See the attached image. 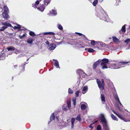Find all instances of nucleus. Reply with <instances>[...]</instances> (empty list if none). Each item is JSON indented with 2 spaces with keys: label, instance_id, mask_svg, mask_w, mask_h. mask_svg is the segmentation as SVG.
Here are the masks:
<instances>
[{
  "label": "nucleus",
  "instance_id": "obj_1",
  "mask_svg": "<svg viewBox=\"0 0 130 130\" xmlns=\"http://www.w3.org/2000/svg\"><path fill=\"white\" fill-rule=\"evenodd\" d=\"M101 121L103 124V128L104 130H109V127L108 125L107 121L103 114L101 115V117L100 118Z\"/></svg>",
  "mask_w": 130,
  "mask_h": 130
},
{
  "label": "nucleus",
  "instance_id": "obj_2",
  "mask_svg": "<svg viewBox=\"0 0 130 130\" xmlns=\"http://www.w3.org/2000/svg\"><path fill=\"white\" fill-rule=\"evenodd\" d=\"M96 82L100 90L102 91L104 90L105 89V85L104 80L103 79H101V81L99 79H97Z\"/></svg>",
  "mask_w": 130,
  "mask_h": 130
},
{
  "label": "nucleus",
  "instance_id": "obj_3",
  "mask_svg": "<svg viewBox=\"0 0 130 130\" xmlns=\"http://www.w3.org/2000/svg\"><path fill=\"white\" fill-rule=\"evenodd\" d=\"M2 25H4V26H2V28L0 29V31H3L7 28L8 27L11 26V25L7 22L3 23H2Z\"/></svg>",
  "mask_w": 130,
  "mask_h": 130
},
{
  "label": "nucleus",
  "instance_id": "obj_4",
  "mask_svg": "<svg viewBox=\"0 0 130 130\" xmlns=\"http://www.w3.org/2000/svg\"><path fill=\"white\" fill-rule=\"evenodd\" d=\"M130 62V61H127V62H122L121 61H120L118 63V64H119V68L123 67L124 66H123V65H125L126 64Z\"/></svg>",
  "mask_w": 130,
  "mask_h": 130
},
{
  "label": "nucleus",
  "instance_id": "obj_5",
  "mask_svg": "<svg viewBox=\"0 0 130 130\" xmlns=\"http://www.w3.org/2000/svg\"><path fill=\"white\" fill-rule=\"evenodd\" d=\"M100 59H99L94 63L93 65V68L94 69H96L98 65L99 64L100 62Z\"/></svg>",
  "mask_w": 130,
  "mask_h": 130
},
{
  "label": "nucleus",
  "instance_id": "obj_6",
  "mask_svg": "<svg viewBox=\"0 0 130 130\" xmlns=\"http://www.w3.org/2000/svg\"><path fill=\"white\" fill-rule=\"evenodd\" d=\"M112 111L114 114L117 115L118 117L121 119L122 120H124V118L123 117V116L121 114L119 113H117L113 110H112Z\"/></svg>",
  "mask_w": 130,
  "mask_h": 130
},
{
  "label": "nucleus",
  "instance_id": "obj_7",
  "mask_svg": "<svg viewBox=\"0 0 130 130\" xmlns=\"http://www.w3.org/2000/svg\"><path fill=\"white\" fill-rule=\"evenodd\" d=\"M100 62L102 61V62L101 63V64L102 66H103V65L105 63H108L109 61V60L106 58H104L102 60H100Z\"/></svg>",
  "mask_w": 130,
  "mask_h": 130
},
{
  "label": "nucleus",
  "instance_id": "obj_8",
  "mask_svg": "<svg viewBox=\"0 0 130 130\" xmlns=\"http://www.w3.org/2000/svg\"><path fill=\"white\" fill-rule=\"evenodd\" d=\"M53 61L54 62V66H55L57 68H60V67L59 66V62L57 60H55L53 59Z\"/></svg>",
  "mask_w": 130,
  "mask_h": 130
},
{
  "label": "nucleus",
  "instance_id": "obj_9",
  "mask_svg": "<svg viewBox=\"0 0 130 130\" xmlns=\"http://www.w3.org/2000/svg\"><path fill=\"white\" fill-rule=\"evenodd\" d=\"M45 6H45V5L44 4H42L40 7L38 8L37 9L43 12L45 9Z\"/></svg>",
  "mask_w": 130,
  "mask_h": 130
},
{
  "label": "nucleus",
  "instance_id": "obj_10",
  "mask_svg": "<svg viewBox=\"0 0 130 130\" xmlns=\"http://www.w3.org/2000/svg\"><path fill=\"white\" fill-rule=\"evenodd\" d=\"M100 97L103 104H105L106 102V101L105 95L103 94H101Z\"/></svg>",
  "mask_w": 130,
  "mask_h": 130
},
{
  "label": "nucleus",
  "instance_id": "obj_11",
  "mask_svg": "<svg viewBox=\"0 0 130 130\" xmlns=\"http://www.w3.org/2000/svg\"><path fill=\"white\" fill-rule=\"evenodd\" d=\"M49 49L50 50H53L56 47V45L54 44H50L49 46Z\"/></svg>",
  "mask_w": 130,
  "mask_h": 130
},
{
  "label": "nucleus",
  "instance_id": "obj_12",
  "mask_svg": "<svg viewBox=\"0 0 130 130\" xmlns=\"http://www.w3.org/2000/svg\"><path fill=\"white\" fill-rule=\"evenodd\" d=\"M111 66L114 69H117L119 68V66L118 64V63H112L111 64Z\"/></svg>",
  "mask_w": 130,
  "mask_h": 130
},
{
  "label": "nucleus",
  "instance_id": "obj_13",
  "mask_svg": "<svg viewBox=\"0 0 130 130\" xmlns=\"http://www.w3.org/2000/svg\"><path fill=\"white\" fill-rule=\"evenodd\" d=\"M2 15L3 18L6 19H7L9 17L8 14V12H4L2 13Z\"/></svg>",
  "mask_w": 130,
  "mask_h": 130
},
{
  "label": "nucleus",
  "instance_id": "obj_14",
  "mask_svg": "<svg viewBox=\"0 0 130 130\" xmlns=\"http://www.w3.org/2000/svg\"><path fill=\"white\" fill-rule=\"evenodd\" d=\"M88 87L87 86H84L83 88L82 92L83 94H85L87 91Z\"/></svg>",
  "mask_w": 130,
  "mask_h": 130
},
{
  "label": "nucleus",
  "instance_id": "obj_15",
  "mask_svg": "<svg viewBox=\"0 0 130 130\" xmlns=\"http://www.w3.org/2000/svg\"><path fill=\"white\" fill-rule=\"evenodd\" d=\"M97 43V45H98L99 46H100L102 47H104L105 46V43L102 42H98Z\"/></svg>",
  "mask_w": 130,
  "mask_h": 130
},
{
  "label": "nucleus",
  "instance_id": "obj_16",
  "mask_svg": "<svg viewBox=\"0 0 130 130\" xmlns=\"http://www.w3.org/2000/svg\"><path fill=\"white\" fill-rule=\"evenodd\" d=\"M126 25L125 24L123 25L122 27L121 30H120L119 32H120L121 31H122L123 32H125L126 30L125 26Z\"/></svg>",
  "mask_w": 130,
  "mask_h": 130
},
{
  "label": "nucleus",
  "instance_id": "obj_17",
  "mask_svg": "<svg viewBox=\"0 0 130 130\" xmlns=\"http://www.w3.org/2000/svg\"><path fill=\"white\" fill-rule=\"evenodd\" d=\"M77 73L79 75H80L83 73H84V72L81 69H79L77 70Z\"/></svg>",
  "mask_w": 130,
  "mask_h": 130
},
{
  "label": "nucleus",
  "instance_id": "obj_18",
  "mask_svg": "<svg viewBox=\"0 0 130 130\" xmlns=\"http://www.w3.org/2000/svg\"><path fill=\"white\" fill-rule=\"evenodd\" d=\"M55 117L54 116V113H52L50 117V120L51 121L54 120L55 119Z\"/></svg>",
  "mask_w": 130,
  "mask_h": 130
},
{
  "label": "nucleus",
  "instance_id": "obj_19",
  "mask_svg": "<svg viewBox=\"0 0 130 130\" xmlns=\"http://www.w3.org/2000/svg\"><path fill=\"white\" fill-rule=\"evenodd\" d=\"M44 35H55V34L53 32H45L43 33Z\"/></svg>",
  "mask_w": 130,
  "mask_h": 130
},
{
  "label": "nucleus",
  "instance_id": "obj_20",
  "mask_svg": "<svg viewBox=\"0 0 130 130\" xmlns=\"http://www.w3.org/2000/svg\"><path fill=\"white\" fill-rule=\"evenodd\" d=\"M50 2V0H44V4L45 6H47Z\"/></svg>",
  "mask_w": 130,
  "mask_h": 130
},
{
  "label": "nucleus",
  "instance_id": "obj_21",
  "mask_svg": "<svg viewBox=\"0 0 130 130\" xmlns=\"http://www.w3.org/2000/svg\"><path fill=\"white\" fill-rule=\"evenodd\" d=\"M4 12H8L9 11L8 8L6 6H4Z\"/></svg>",
  "mask_w": 130,
  "mask_h": 130
},
{
  "label": "nucleus",
  "instance_id": "obj_22",
  "mask_svg": "<svg viewBox=\"0 0 130 130\" xmlns=\"http://www.w3.org/2000/svg\"><path fill=\"white\" fill-rule=\"evenodd\" d=\"M97 41H95L94 40H92L91 41V44L93 46H94L95 45H97Z\"/></svg>",
  "mask_w": 130,
  "mask_h": 130
},
{
  "label": "nucleus",
  "instance_id": "obj_23",
  "mask_svg": "<svg viewBox=\"0 0 130 130\" xmlns=\"http://www.w3.org/2000/svg\"><path fill=\"white\" fill-rule=\"evenodd\" d=\"M33 41L32 38H29L27 39V42L28 44H31Z\"/></svg>",
  "mask_w": 130,
  "mask_h": 130
},
{
  "label": "nucleus",
  "instance_id": "obj_24",
  "mask_svg": "<svg viewBox=\"0 0 130 130\" xmlns=\"http://www.w3.org/2000/svg\"><path fill=\"white\" fill-rule=\"evenodd\" d=\"M76 120L79 121H80L81 120V118L80 117V115L79 114L76 117Z\"/></svg>",
  "mask_w": 130,
  "mask_h": 130
},
{
  "label": "nucleus",
  "instance_id": "obj_25",
  "mask_svg": "<svg viewBox=\"0 0 130 130\" xmlns=\"http://www.w3.org/2000/svg\"><path fill=\"white\" fill-rule=\"evenodd\" d=\"M81 109L82 110H84L86 108V106L85 104H83L81 105Z\"/></svg>",
  "mask_w": 130,
  "mask_h": 130
},
{
  "label": "nucleus",
  "instance_id": "obj_26",
  "mask_svg": "<svg viewBox=\"0 0 130 130\" xmlns=\"http://www.w3.org/2000/svg\"><path fill=\"white\" fill-rule=\"evenodd\" d=\"M111 117L112 119L114 120L118 121V119L112 114H111Z\"/></svg>",
  "mask_w": 130,
  "mask_h": 130
},
{
  "label": "nucleus",
  "instance_id": "obj_27",
  "mask_svg": "<svg viewBox=\"0 0 130 130\" xmlns=\"http://www.w3.org/2000/svg\"><path fill=\"white\" fill-rule=\"evenodd\" d=\"M130 42V39L128 38L126 39L124 41V42L126 44L128 45Z\"/></svg>",
  "mask_w": 130,
  "mask_h": 130
},
{
  "label": "nucleus",
  "instance_id": "obj_28",
  "mask_svg": "<svg viewBox=\"0 0 130 130\" xmlns=\"http://www.w3.org/2000/svg\"><path fill=\"white\" fill-rule=\"evenodd\" d=\"M7 49V50L9 51L15 50L14 47L12 46H11L9 47H8Z\"/></svg>",
  "mask_w": 130,
  "mask_h": 130
},
{
  "label": "nucleus",
  "instance_id": "obj_29",
  "mask_svg": "<svg viewBox=\"0 0 130 130\" xmlns=\"http://www.w3.org/2000/svg\"><path fill=\"white\" fill-rule=\"evenodd\" d=\"M114 97L115 100L118 102H119V99L118 97V96L117 94H116L114 96Z\"/></svg>",
  "mask_w": 130,
  "mask_h": 130
},
{
  "label": "nucleus",
  "instance_id": "obj_30",
  "mask_svg": "<svg viewBox=\"0 0 130 130\" xmlns=\"http://www.w3.org/2000/svg\"><path fill=\"white\" fill-rule=\"evenodd\" d=\"M113 40L114 42L118 41H119V39L117 38L115 36L112 37Z\"/></svg>",
  "mask_w": 130,
  "mask_h": 130
},
{
  "label": "nucleus",
  "instance_id": "obj_31",
  "mask_svg": "<svg viewBox=\"0 0 130 130\" xmlns=\"http://www.w3.org/2000/svg\"><path fill=\"white\" fill-rule=\"evenodd\" d=\"M94 50H93V49L91 48H88V51L90 53H93L94 51Z\"/></svg>",
  "mask_w": 130,
  "mask_h": 130
},
{
  "label": "nucleus",
  "instance_id": "obj_32",
  "mask_svg": "<svg viewBox=\"0 0 130 130\" xmlns=\"http://www.w3.org/2000/svg\"><path fill=\"white\" fill-rule=\"evenodd\" d=\"M29 34L31 36H36L35 33L32 31H30L29 32Z\"/></svg>",
  "mask_w": 130,
  "mask_h": 130
},
{
  "label": "nucleus",
  "instance_id": "obj_33",
  "mask_svg": "<svg viewBox=\"0 0 130 130\" xmlns=\"http://www.w3.org/2000/svg\"><path fill=\"white\" fill-rule=\"evenodd\" d=\"M58 27L59 29L60 30H62L63 29L62 26L60 24H58Z\"/></svg>",
  "mask_w": 130,
  "mask_h": 130
},
{
  "label": "nucleus",
  "instance_id": "obj_34",
  "mask_svg": "<svg viewBox=\"0 0 130 130\" xmlns=\"http://www.w3.org/2000/svg\"><path fill=\"white\" fill-rule=\"evenodd\" d=\"M76 99L75 98L72 99V101L73 102V104L74 105H75L76 104Z\"/></svg>",
  "mask_w": 130,
  "mask_h": 130
},
{
  "label": "nucleus",
  "instance_id": "obj_35",
  "mask_svg": "<svg viewBox=\"0 0 130 130\" xmlns=\"http://www.w3.org/2000/svg\"><path fill=\"white\" fill-rule=\"evenodd\" d=\"M98 3V0L94 1L93 2V5L94 6H96V4Z\"/></svg>",
  "mask_w": 130,
  "mask_h": 130
},
{
  "label": "nucleus",
  "instance_id": "obj_36",
  "mask_svg": "<svg viewBox=\"0 0 130 130\" xmlns=\"http://www.w3.org/2000/svg\"><path fill=\"white\" fill-rule=\"evenodd\" d=\"M68 93L69 94H72L73 93V91L70 88H69L68 89Z\"/></svg>",
  "mask_w": 130,
  "mask_h": 130
},
{
  "label": "nucleus",
  "instance_id": "obj_37",
  "mask_svg": "<svg viewBox=\"0 0 130 130\" xmlns=\"http://www.w3.org/2000/svg\"><path fill=\"white\" fill-rule=\"evenodd\" d=\"M80 92V91L79 90L77 91L75 93V94L76 97H77L79 96V93Z\"/></svg>",
  "mask_w": 130,
  "mask_h": 130
},
{
  "label": "nucleus",
  "instance_id": "obj_38",
  "mask_svg": "<svg viewBox=\"0 0 130 130\" xmlns=\"http://www.w3.org/2000/svg\"><path fill=\"white\" fill-rule=\"evenodd\" d=\"M25 34H24L22 36L19 35V37L20 39H22L24 38V37H25Z\"/></svg>",
  "mask_w": 130,
  "mask_h": 130
},
{
  "label": "nucleus",
  "instance_id": "obj_39",
  "mask_svg": "<svg viewBox=\"0 0 130 130\" xmlns=\"http://www.w3.org/2000/svg\"><path fill=\"white\" fill-rule=\"evenodd\" d=\"M52 13L54 15H56L57 14V12L56 11L54 10L53 9H52Z\"/></svg>",
  "mask_w": 130,
  "mask_h": 130
},
{
  "label": "nucleus",
  "instance_id": "obj_40",
  "mask_svg": "<svg viewBox=\"0 0 130 130\" xmlns=\"http://www.w3.org/2000/svg\"><path fill=\"white\" fill-rule=\"evenodd\" d=\"M100 15H99L100 17V19H103V14L101 12H100Z\"/></svg>",
  "mask_w": 130,
  "mask_h": 130
},
{
  "label": "nucleus",
  "instance_id": "obj_41",
  "mask_svg": "<svg viewBox=\"0 0 130 130\" xmlns=\"http://www.w3.org/2000/svg\"><path fill=\"white\" fill-rule=\"evenodd\" d=\"M101 128L100 125H98L97 126L96 129L97 130H101Z\"/></svg>",
  "mask_w": 130,
  "mask_h": 130
},
{
  "label": "nucleus",
  "instance_id": "obj_42",
  "mask_svg": "<svg viewBox=\"0 0 130 130\" xmlns=\"http://www.w3.org/2000/svg\"><path fill=\"white\" fill-rule=\"evenodd\" d=\"M75 34L78 35L79 36H83V37L85 36V35H83L82 34L79 33V32H76Z\"/></svg>",
  "mask_w": 130,
  "mask_h": 130
},
{
  "label": "nucleus",
  "instance_id": "obj_43",
  "mask_svg": "<svg viewBox=\"0 0 130 130\" xmlns=\"http://www.w3.org/2000/svg\"><path fill=\"white\" fill-rule=\"evenodd\" d=\"M21 26L20 25H17V29H18V30H21L22 29H21Z\"/></svg>",
  "mask_w": 130,
  "mask_h": 130
},
{
  "label": "nucleus",
  "instance_id": "obj_44",
  "mask_svg": "<svg viewBox=\"0 0 130 130\" xmlns=\"http://www.w3.org/2000/svg\"><path fill=\"white\" fill-rule=\"evenodd\" d=\"M103 65V67H102V68L103 69H106L108 68L107 65L106 64H104Z\"/></svg>",
  "mask_w": 130,
  "mask_h": 130
},
{
  "label": "nucleus",
  "instance_id": "obj_45",
  "mask_svg": "<svg viewBox=\"0 0 130 130\" xmlns=\"http://www.w3.org/2000/svg\"><path fill=\"white\" fill-rule=\"evenodd\" d=\"M75 121V118H72L71 120V123H74Z\"/></svg>",
  "mask_w": 130,
  "mask_h": 130
},
{
  "label": "nucleus",
  "instance_id": "obj_46",
  "mask_svg": "<svg viewBox=\"0 0 130 130\" xmlns=\"http://www.w3.org/2000/svg\"><path fill=\"white\" fill-rule=\"evenodd\" d=\"M32 7L35 8H37V5L35 3H34L32 4Z\"/></svg>",
  "mask_w": 130,
  "mask_h": 130
},
{
  "label": "nucleus",
  "instance_id": "obj_47",
  "mask_svg": "<svg viewBox=\"0 0 130 130\" xmlns=\"http://www.w3.org/2000/svg\"><path fill=\"white\" fill-rule=\"evenodd\" d=\"M25 67H23V68H22V70L20 71L21 72H22L23 71H24L25 70Z\"/></svg>",
  "mask_w": 130,
  "mask_h": 130
},
{
  "label": "nucleus",
  "instance_id": "obj_48",
  "mask_svg": "<svg viewBox=\"0 0 130 130\" xmlns=\"http://www.w3.org/2000/svg\"><path fill=\"white\" fill-rule=\"evenodd\" d=\"M93 124V123H92V124H91L89 126V127L90 128H91V129L93 128V127L92 126V125Z\"/></svg>",
  "mask_w": 130,
  "mask_h": 130
},
{
  "label": "nucleus",
  "instance_id": "obj_49",
  "mask_svg": "<svg viewBox=\"0 0 130 130\" xmlns=\"http://www.w3.org/2000/svg\"><path fill=\"white\" fill-rule=\"evenodd\" d=\"M67 105L68 107L69 108V107H70L71 104L70 103H69L68 102H67Z\"/></svg>",
  "mask_w": 130,
  "mask_h": 130
},
{
  "label": "nucleus",
  "instance_id": "obj_50",
  "mask_svg": "<svg viewBox=\"0 0 130 130\" xmlns=\"http://www.w3.org/2000/svg\"><path fill=\"white\" fill-rule=\"evenodd\" d=\"M35 4L37 5L39 4V1H37L35 2Z\"/></svg>",
  "mask_w": 130,
  "mask_h": 130
},
{
  "label": "nucleus",
  "instance_id": "obj_51",
  "mask_svg": "<svg viewBox=\"0 0 130 130\" xmlns=\"http://www.w3.org/2000/svg\"><path fill=\"white\" fill-rule=\"evenodd\" d=\"M62 109L64 111H66L67 109V108L64 107V106H63L62 107Z\"/></svg>",
  "mask_w": 130,
  "mask_h": 130
},
{
  "label": "nucleus",
  "instance_id": "obj_52",
  "mask_svg": "<svg viewBox=\"0 0 130 130\" xmlns=\"http://www.w3.org/2000/svg\"><path fill=\"white\" fill-rule=\"evenodd\" d=\"M45 43H46V44L47 45H49L50 43L48 41H47Z\"/></svg>",
  "mask_w": 130,
  "mask_h": 130
},
{
  "label": "nucleus",
  "instance_id": "obj_53",
  "mask_svg": "<svg viewBox=\"0 0 130 130\" xmlns=\"http://www.w3.org/2000/svg\"><path fill=\"white\" fill-rule=\"evenodd\" d=\"M13 28L14 29H17V26H15Z\"/></svg>",
  "mask_w": 130,
  "mask_h": 130
},
{
  "label": "nucleus",
  "instance_id": "obj_54",
  "mask_svg": "<svg viewBox=\"0 0 130 130\" xmlns=\"http://www.w3.org/2000/svg\"><path fill=\"white\" fill-rule=\"evenodd\" d=\"M71 127L72 128H73L74 127V123H71Z\"/></svg>",
  "mask_w": 130,
  "mask_h": 130
},
{
  "label": "nucleus",
  "instance_id": "obj_55",
  "mask_svg": "<svg viewBox=\"0 0 130 130\" xmlns=\"http://www.w3.org/2000/svg\"><path fill=\"white\" fill-rule=\"evenodd\" d=\"M98 122V121L96 120V121H95L93 123V124H95V123H97Z\"/></svg>",
  "mask_w": 130,
  "mask_h": 130
},
{
  "label": "nucleus",
  "instance_id": "obj_56",
  "mask_svg": "<svg viewBox=\"0 0 130 130\" xmlns=\"http://www.w3.org/2000/svg\"><path fill=\"white\" fill-rule=\"evenodd\" d=\"M116 2H118V3H119V2H120V0H116Z\"/></svg>",
  "mask_w": 130,
  "mask_h": 130
},
{
  "label": "nucleus",
  "instance_id": "obj_57",
  "mask_svg": "<svg viewBox=\"0 0 130 130\" xmlns=\"http://www.w3.org/2000/svg\"><path fill=\"white\" fill-rule=\"evenodd\" d=\"M17 67V65H15L14 66V67L15 68H16Z\"/></svg>",
  "mask_w": 130,
  "mask_h": 130
},
{
  "label": "nucleus",
  "instance_id": "obj_58",
  "mask_svg": "<svg viewBox=\"0 0 130 130\" xmlns=\"http://www.w3.org/2000/svg\"><path fill=\"white\" fill-rule=\"evenodd\" d=\"M119 102V103H120V104L121 105H122V104L120 102V101H119V102Z\"/></svg>",
  "mask_w": 130,
  "mask_h": 130
},
{
  "label": "nucleus",
  "instance_id": "obj_59",
  "mask_svg": "<svg viewBox=\"0 0 130 130\" xmlns=\"http://www.w3.org/2000/svg\"><path fill=\"white\" fill-rule=\"evenodd\" d=\"M10 35H13V34H10Z\"/></svg>",
  "mask_w": 130,
  "mask_h": 130
},
{
  "label": "nucleus",
  "instance_id": "obj_60",
  "mask_svg": "<svg viewBox=\"0 0 130 130\" xmlns=\"http://www.w3.org/2000/svg\"><path fill=\"white\" fill-rule=\"evenodd\" d=\"M56 118L57 119H58V117H56Z\"/></svg>",
  "mask_w": 130,
  "mask_h": 130
},
{
  "label": "nucleus",
  "instance_id": "obj_61",
  "mask_svg": "<svg viewBox=\"0 0 130 130\" xmlns=\"http://www.w3.org/2000/svg\"><path fill=\"white\" fill-rule=\"evenodd\" d=\"M54 37H55V36H54Z\"/></svg>",
  "mask_w": 130,
  "mask_h": 130
},
{
  "label": "nucleus",
  "instance_id": "obj_62",
  "mask_svg": "<svg viewBox=\"0 0 130 130\" xmlns=\"http://www.w3.org/2000/svg\"><path fill=\"white\" fill-rule=\"evenodd\" d=\"M103 0H102V1H103Z\"/></svg>",
  "mask_w": 130,
  "mask_h": 130
}]
</instances>
